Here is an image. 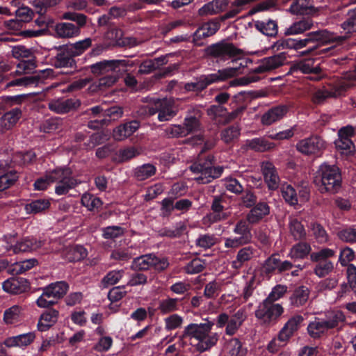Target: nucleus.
Returning a JSON list of instances; mask_svg holds the SVG:
<instances>
[{
	"label": "nucleus",
	"mask_w": 356,
	"mask_h": 356,
	"mask_svg": "<svg viewBox=\"0 0 356 356\" xmlns=\"http://www.w3.org/2000/svg\"><path fill=\"white\" fill-rule=\"evenodd\" d=\"M213 325L214 323L208 319H205L204 323H190L184 327L180 339H194L197 341L195 345L197 351H208L217 344L219 339L218 333L211 332Z\"/></svg>",
	"instance_id": "obj_1"
},
{
	"label": "nucleus",
	"mask_w": 356,
	"mask_h": 356,
	"mask_svg": "<svg viewBox=\"0 0 356 356\" xmlns=\"http://www.w3.org/2000/svg\"><path fill=\"white\" fill-rule=\"evenodd\" d=\"M250 61L245 58H238L232 60L230 65L226 68L218 70L216 73L208 75H202L194 83H188L194 89H204L210 84L225 81L242 72V69L246 67Z\"/></svg>",
	"instance_id": "obj_2"
},
{
	"label": "nucleus",
	"mask_w": 356,
	"mask_h": 356,
	"mask_svg": "<svg viewBox=\"0 0 356 356\" xmlns=\"http://www.w3.org/2000/svg\"><path fill=\"white\" fill-rule=\"evenodd\" d=\"M346 321V316L340 310L328 311L324 317H315L307 327V333L312 339H316L327 334L332 329L336 328Z\"/></svg>",
	"instance_id": "obj_3"
},
{
	"label": "nucleus",
	"mask_w": 356,
	"mask_h": 356,
	"mask_svg": "<svg viewBox=\"0 0 356 356\" xmlns=\"http://www.w3.org/2000/svg\"><path fill=\"white\" fill-rule=\"evenodd\" d=\"M215 144L214 140H207L200 152L198 161L190 166V169L192 172L200 173V176L195 178L200 184L209 183L212 179L219 177L222 172L223 168L222 167L213 166V159L211 156H207V159L202 161V153L213 148Z\"/></svg>",
	"instance_id": "obj_4"
},
{
	"label": "nucleus",
	"mask_w": 356,
	"mask_h": 356,
	"mask_svg": "<svg viewBox=\"0 0 356 356\" xmlns=\"http://www.w3.org/2000/svg\"><path fill=\"white\" fill-rule=\"evenodd\" d=\"M315 182L318 185L321 193H337L341 184L339 168L334 165L323 163L316 172Z\"/></svg>",
	"instance_id": "obj_5"
},
{
	"label": "nucleus",
	"mask_w": 356,
	"mask_h": 356,
	"mask_svg": "<svg viewBox=\"0 0 356 356\" xmlns=\"http://www.w3.org/2000/svg\"><path fill=\"white\" fill-rule=\"evenodd\" d=\"M63 19L75 22L77 26L70 22H60L55 26V32L58 38H72L81 33V28L87 23V17L82 13L69 10L63 14Z\"/></svg>",
	"instance_id": "obj_6"
},
{
	"label": "nucleus",
	"mask_w": 356,
	"mask_h": 356,
	"mask_svg": "<svg viewBox=\"0 0 356 356\" xmlns=\"http://www.w3.org/2000/svg\"><path fill=\"white\" fill-rule=\"evenodd\" d=\"M334 35L326 29L308 33L302 39L288 38L284 40L283 44L289 48L296 50L302 49L311 43H329L333 40Z\"/></svg>",
	"instance_id": "obj_7"
},
{
	"label": "nucleus",
	"mask_w": 356,
	"mask_h": 356,
	"mask_svg": "<svg viewBox=\"0 0 356 356\" xmlns=\"http://www.w3.org/2000/svg\"><path fill=\"white\" fill-rule=\"evenodd\" d=\"M47 173V179L51 184H57L55 193L58 195L66 194L78 184L76 179L72 177V172L69 168H56Z\"/></svg>",
	"instance_id": "obj_8"
},
{
	"label": "nucleus",
	"mask_w": 356,
	"mask_h": 356,
	"mask_svg": "<svg viewBox=\"0 0 356 356\" xmlns=\"http://www.w3.org/2000/svg\"><path fill=\"white\" fill-rule=\"evenodd\" d=\"M247 318L248 314L245 307L240 308L231 316L225 312H222L216 317V326L218 328L225 327V333L227 335L233 336L238 332Z\"/></svg>",
	"instance_id": "obj_9"
},
{
	"label": "nucleus",
	"mask_w": 356,
	"mask_h": 356,
	"mask_svg": "<svg viewBox=\"0 0 356 356\" xmlns=\"http://www.w3.org/2000/svg\"><path fill=\"white\" fill-rule=\"evenodd\" d=\"M284 311L282 305L264 299L257 307L254 314L261 325H270L277 322Z\"/></svg>",
	"instance_id": "obj_10"
},
{
	"label": "nucleus",
	"mask_w": 356,
	"mask_h": 356,
	"mask_svg": "<svg viewBox=\"0 0 356 356\" xmlns=\"http://www.w3.org/2000/svg\"><path fill=\"white\" fill-rule=\"evenodd\" d=\"M179 111L177 104L174 98L165 97L157 99L154 106L149 108L150 115L158 113V120L160 122L169 121L174 118Z\"/></svg>",
	"instance_id": "obj_11"
},
{
	"label": "nucleus",
	"mask_w": 356,
	"mask_h": 356,
	"mask_svg": "<svg viewBox=\"0 0 356 356\" xmlns=\"http://www.w3.org/2000/svg\"><path fill=\"white\" fill-rule=\"evenodd\" d=\"M169 266L168 260L165 258H159L154 254H148L135 258L131 268L134 270H146L154 268L156 270H163Z\"/></svg>",
	"instance_id": "obj_12"
},
{
	"label": "nucleus",
	"mask_w": 356,
	"mask_h": 356,
	"mask_svg": "<svg viewBox=\"0 0 356 356\" xmlns=\"http://www.w3.org/2000/svg\"><path fill=\"white\" fill-rule=\"evenodd\" d=\"M325 148V141L318 136L300 140L296 144L297 150L306 155H320Z\"/></svg>",
	"instance_id": "obj_13"
},
{
	"label": "nucleus",
	"mask_w": 356,
	"mask_h": 356,
	"mask_svg": "<svg viewBox=\"0 0 356 356\" xmlns=\"http://www.w3.org/2000/svg\"><path fill=\"white\" fill-rule=\"evenodd\" d=\"M54 76V71L51 68H47L39 71L36 74L31 76H24L10 81L6 83V87H29L35 88L39 86V83L42 79Z\"/></svg>",
	"instance_id": "obj_14"
},
{
	"label": "nucleus",
	"mask_w": 356,
	"mask_h": 356,
	"mask_svg": "<svg viewBox=\"0 0 356 356\" xmlns=\"http://www.w3.org/2000/svg\"><path fill=\"white\" fill-rule=\"evenodd\" d=\"M239 50L229 42H219L207 47V53L218 60H226L230 57L237 55Z\"/></svg>",
	"instance_id": "obj_15"
},
{
	"label": "nucleus",
	"mask_w": 356,
	"mask_h": 356,
	"mask_svg": "<svg viewBox=\"0 0 356 356\" xmlns=\"http://www.w3.org/2000/svg\"><path fill=\"white\" fill-rule=\"evenodd\" d=\"M354 134V129L351 126L342 127L338 132V139L335 141L336 148L341 154L350 153L354 149V145L350 137Z\"/></svg>",
	"instance_id": "obj_16"
},
{
	"label": "nucleus",
	"mask_w": 356,
	"mask_h": 356,
	"mask_svg": "<svg viewBox=\"0 0 356 356\" xmlns=\"http://www.w3.org/2000/svg\"><path fill=\"white\" fill-rule=\"evenodd\" d=\"M341 28L343 29L342 35H338L331 32L334 35V38L330 40V42H341L350 37L353 33L356 32V13L353 9L348 12L347 18L341 23Z\"/></svg>",
	"instance_id": "obj_17"
},
{
	"label": "nucleus",
	"mask_w": 356,
	"mask_h": 356,
	"mask_svg": "<svg viewBox=\"0 0 356 356\" xmlns=\"http://www.w3.org/2000/svg\"><path fill=\"white\" fill-rule=\"evenodd\" d=\"M218 22H209L200 26L193 34V42L197 46L204 44V39L213 35L219 29Z\"/></svg>",
	"instance_id": "obj_18"
},
{
	"label": "nucleus",
	"mask_w": 356,
	"mask_h": 356,
	"mask_svg": "<svg viewBox=\"0 0 356 356\" xmlns=\"http://www.w3.org/2000/svg\"><path fill=\"white\" fill-rule=\"evenodd\" d=\"M3 289L11 294H20L29 290L30 285L23 277H10L2 284Z\"/></svg>",
	"instance_id": "obj_19"
},
{
	"label": "nucleus",
	"mask_w": 356,
	"mask_h": 356,
	"mask_svg": "<svg viewBox=\"0 0 356 356\" xmlns=\"http://www.w3.org/2000/svg\"><path fill=\"white\" fill-rule=\"evenodd\" d=\"M261 171L268 188L270 190L278 188L280 179L275 165L269 161L263 162Z\"/></svg>",
	"instance_id": "obj_20"
},
{
	"label": "nucleus",
	"mask_w": 356,
	"mask_h": 356,
	"mask_svg": "<svg viewBox=\"0 0 356 356\" xmlns=\"http://www.w3.org/2000/svg\"><path fill=\"white\" fill-rule=\"evenodd\" d=\"M303 320V317L300 315H296L289 318L280 331L278 340L282 342L287 341L298 330Z\"/></svg>",
	"instance_id": "obj_21"
},
{
	"label": "nucleus",
	"mask_w": 356,
	"mask_h": 356,
	"mask_svg": "<svg viewBox=\"0 0 356 356\" xmlns=\"http://www.w3.org/2000/svg\"><path fill=\"white\" fill-rule=\"evenodd\" d=\"M288 112V107L284 105H279L271 108L264 113L261 118L263 125L269 126L282 119Z\"/></svg>",
	"instance_id": "obj_22"
},
{
	"label": "nucleus",
	"mask_w": 356,
	"mask_h": 356,
	"mask_svg": "<svg viewBox=\"0 0 356 356\" xmlns=\"http://www.w3.org/2000/svg\"><path fill=\"white\" fill-rule=\"evenodd\" d=\"M286 61V54L284 53H280L263 58L256 70L259 72L272 70L284 65Z\"/></svg>",
	"instance_id": "obj_23"
},
{
	"label": "nucleus",
	"mask_w": 356,
	"mask_h": 356,
	"mask_svg": "<svg viewBox=\"0 0 356 356\" xmlns=\"http://www.w3.org/2000/svg\"><path fill=\"white\" fill-rule=\"evenodd\" d=\"M140 127L137 120H133L122 124L113 129V137L115 140L122 141L131 136Z\"/></svg>",
	"instance_id": "obj_24"
},
{
	"label": "nucleus",
	"mask_w": 356,
	"mask_h": 356,
	"mask_svg": "<svg viewBox=\"0 0 356 356\" xmlns=\"http://www.w3.org/2000/svg\"><path fill=\"white\" fill-rule=\"evenodd\" d=\"M127 66L125 60H104L91 65V70L95 74H102L115 71L117 68Z\"/></svg>",
	"instance_id": "obj_25"
},
{
	"label": "nucleus",
	"mask_w": 356,
	"mask_h": 356,
	"mask_svg": "<svg viewBox=\"0 0 356 356\" xmlns=\"http://www.w3.org/2000/svg\"><path fill=\"white\" fill-rule=\"evenodd\" d=\"M9 165L7 161L0 162V192L12 186L17 180L18 175L15 171H10L6 172Z\"/></svg>",
	"instance_id": "obj_26"
},
{
	"label": "nucleus",
	"mask_w": 356,
	"mask_h": 356,
	"mask_svg": "<svg viewBox=\"0 0 356 356\" xmlns=\"http://www.w3.org/2000/svg\"><path fill=\"white\" fill-rule=\"evenodd\" d=\"M80 106V101L74 99L54 100L49 103V108L57 113H66Z\"/></svg>",
	"instance_id": "obj_27"
},
{
	"label": "nucleus",
	"mask_w": 356,
	"mask_h": 356,
	"mask_svg": "<svg viewBox=\"0 0 356 356\" xmlns=\"http://www.w3.org/2000/svg\"><path fill=\"white\" fill-rule=\"evenodd\" d=\"M254 255V249L251 246H247L240 249L231 263V266L236 270H240L245 263L250 261Z\"/></svg>",
	"instance_id": "obj_28"
},
{
	"label": "nucleus",
	"mask_w": 356,
	"mask_h": 356,
	"mask_svg": "<svg viewBox=\"0 0 356 356\" xmlns=\"http://www.w3.org/2000/svg\"><path fill=\"white\" fill-rule=\"evenodd\" d=\"M223 349L226 356H245L247 353V349L243 347L242 342L236 337L225 340Z\"/></svg>",
	"instance_id": "obj_29"
},
{
	"label": "nucleus",
	"mask_w": 356,
	"mask_h": 356,
	"mask_svg": "<svg viewBox=\"0 0 356 356\" xmlns=\"http://www.w3.org/2000/svg\"><path fill=\"white\" fill-rule=\"evenodd\" d=\"M21 116L22 111L17 108L6 113L1 118L0 130L3 132L12 129L17 124Z\"/></svg>",
	"instance_id": "obj_30"
},
{
	"label": "nucleus",
	"mask_w": 356,
	"mask_h": 356,
	"mask_svg": "<svg viewBox=\"0 0 356 356\" xmlns=\"http://www.w3.org/2000/svg\"><path fill=\"white\" fill-rule=\"evenodd\" d=\"M58 312L56 309H49L42 313L38 323V329L40 332L48 330L58 321Z\"/></svg>",
	"instance_id": "obj_31"
},
{
	"label": "nucleus",
	"mask_w": 356,
	"mask_h": 356,
	"mask_svg": "<svg viewBox=\"0 0 356 356\" xmlns=\"http://www.w3.org/2000/svg\"><path fill=\"white\" fill-rule=\"evenodd\" d=\"M314 22L309 17L293 22L284 31L286 35H298L312 28Z\"/></svg>",
	"instance_id": "obj_32"
},
{
	"label": "nucleus",
	"mask_w": 356,
	"mask_h": 356,
	"mask_svg": "<svg viewBox=\"0 0 356 356\" xmlns=\"http://www.w3.org/2000/svg\"><path fill=\"white\" fill-rule=\"evenodd\" d=\"M43 245L42 241H38L33 238H26L21 241L17 242L14 246L11 247L10 249L15 253L20 252H29L34 251Z\"/></svg>",
	"instance_id": "obj_33"
},
{
	"label": "nucleus",
	"mask_w": 356,
	"mask_h": 356,
	"mask_svg": "<svg viewBox=\"0 0 356 356\" xmlns=\"http://www.w3.org/2000/svg\"><path fill=\"white\" fill-rule=\"evenodd\" d=\"M269 213L270 208L267 203L259 202L247 215V220L251 224L257 223Z\"/></svg>",
	"instance_id": "obj_34"
},
{
	"label": "nucleus",
	"mask_w": 356,
	"mask_h": 356,
	"mask_svg": "<svg viewBox=\"0 0 356 356\" xmlns=\"http://www.w3.org/2000/svg\"><path fill=\"white\" fill-rule=\"evenodd\" d=\"M35 335L33 332H29L15 337H8L4 341L7 347H22L31 344L35 339Z\"/></svg>",
	"instance_id": "obj_35"
},
{
	"label": "nucleus",
	"mask_w": 356,
	"mask_h": 356,
	"mask_svg": "<svg viewBox=\"0 0 356 356\" xmlns=\"http://www.w3.org/2000/svg\"><path fill=\"white\" fill-rule=\"evenodd\" d=\"M86 249L82 245H72L66 248L63 251L64 257L69 261H78L87 257Z\"/></svg>",
	"instance_id": "obj_36"
},
{
	"label": "nucleus",
	"mask_w": 356,
	"mask_h": 356,
	"mask_svg": "<svg viewBox=\"0 0 356 356\" xmlns=\"http://www.w3.org/2000/svg\"><path fill=\"white\" fill-rule=\"evenodd\" d=\"M312 250L311 245L306 242H300L293 245L289 252L288 257L292 259H303L306 258Z\"/></svg>",
	"instance_id": "obj_37"
},
{
	"label": "nucleus",
	"mask_w": 356,
	"mask_h": 356,
	"mask_svg": "<svg viewBox=\"0 0 356 356\" xmlns=\"http://www.w3.org/2000/svg\"><path fill=\"white\" fill-rule=\"evenodd\" d=\"M225 7V0H213L201 7L198 10V14L200 16L215 15L222 11Z\"/></svg>",
	"instance_id": "obj_38"
},
{
	"label": "nucleus",
	"mask_w": 356,
	"mask_h": 356,
	"mask_svg": "<svg viewBox=\"0 0 356 356\" xmlns=\"http://www.w3.org/2000/svg\"><path fill=\"white\" fill-rule=\"evenodd\" d=\"M69 286L64 281L56 282L44 287L45 291L49 293L53 299H60L67 293Z\"/></svg>",
	"instance_id": "obj_39"
},
{
	"label": "nucleus",
	"mask_w": 356,
	"mask_h": 356,
	"mask_svg": "<svg viewBox=\"0 0 356 356\" xmlns=\"http://www.w3.org/2000/svg\"><path fill=\"white\" fill-rule=\"evenodd\" d=\"M50 205L51 203L48 199H38L26 204L24 209L29 214H37L49 209Z\"/></svg>",
	"instance_id": "obj_40"
},
{
	"label": "nucleus",
	"mask_w": 356,
	"mask_h": 356,
	"mask_svg": "<svg viewBox=\"0 0 356 356\" xmlns=\"http://www.w3.org/2000/svg\"><path fill=\"white\" fill-rule=\"evenodd\" d=\"M23 313L22 307L15 305L3 312V321L6 325H11L19 321Z\"/></svg>",
	"instance_id": "obj_41"
},
{
	"label": "nucleus",
	"mask_w": 356,
	"mask_h": 356,
	"mask_svg": "<svg viewBox=\"0 0 356 356\" xmlns=\"http://www.w3.org/2000/svg\"><path fill=\"white\" fill-rule=\"evenodd\" d=\"M38 264V262L35 259H30L16 262L9 267L8 272L12 275L22 274L37 266Z\"/></svg>",
	"instance_id": "obj_42"
},
{
	"label": "nucleus",
	"mask_w": 356,
	"mask_h": 356,
	"mask_svg": "<svg viewBox=\"0 0 356 356\" xmlns=\"http://www.w3.org/2000/svg\"><path fill=\"white\" fill-rule=\"evenodd\" d=\"M246 146L257 152H266L275 147V144L264 138H256L248 140L245 142Z\"/></svg>",
	"instance_id": "obj_43"
},
{
	"label": "nucleus",
	"mask_w": 356,
	"mask_h": 356,
	"mask_svg": "<svg viewBox=\"0 0 356 356\" xmlns=\"http://www.w3.org/2000/svg\"><path fill=\"white\" fill-rule=\"evenodd\" d=\"M254 26L257 31L267 36H275L277 33V25L273 20L256 21Z\"/></svg>",
	"instance_id": "obj_44"
},
{
	"label": "nucleus",
	"mask_w": 356,
	"mask_h": 356,
	"mask_svg": "<svg viewBox=\"0 0 356 356\" xmlns=\"http://www.w3.org/2000/svg\"><path fill=\"white\" fill-rule=\"evenodd\" d=\"M92 44V40L90 38L70 43L67 45V50L72 56H79L83 54Z\"/></svg>",
	"instance_id": "obj_45"
},
{
	"label": "nucleus",
	"mask_w": 356,
	"mask_h": 356,
	"mask_svg": "<svg viewBox=\"0 0 356 356\" xmlns=\"http://www.w3.org/2000/svg\"><path fill=\"white\" fill-rule=\"evenodd\" d=\"M309 290L307 287L302 286L296 289L290 298L291 303L296 306L300 307L306 303L309 298Z\"/></svg>",
	"instance_id": "obj_46"
},
{
	"label": "nucleus",
	"mask_w": 356,
	"mask_h": 356,
	"mask_svg": "<svg viewBox=\"0 0 356 356\" xmlns=\"http://www.w3.org/2000/svg\"><path fill=\"white\" fill-rule=\"evenodd\" d=\"M233 232L236 234L239 235L238 237L246 243H249L252 241V235L250 229L247 222L244 220H241L236 223Z\"/></svg>",
	"instance_id": "obj_47"
},
{
	"label": "nucleus",
	"mask_w": 356,
	"mask_h": 356,
	"mask_svg": "<svg viewBox=\"0 0 356 356\" xmlns=\"http://www.w3.org/2000/svg\"><path fill=\"white\" fill-rule=\"evenodd\" d=\"M178 302L177 298L163 299L159 302L158 310L163 315L173 313L179 309Z\"/></svg>",
	"instance_id": "obj_48"
},
{
	"label": "nucleus",
	"mask_w": 356,
	"mask_h": 356,
	"mask_svg": "<svg viewBox=\"0 0 356 356\" xmlns=\"http://www.w3.org/2000/svg\"><path fill=\"white\" fill-rule=\"evenodd\" d=\"M223 208V206L221 204V199L216 197L211 205L213 213L207 216L209 220L212 222L225 220L227 216L225 213H221Z\"/></svg>",
	"instance_id": "obj_49"
},
{
	"label": "nucleus",
	"mask_w": 356,
	"mask_h": 356,
	"mask_svg": "<svg viewBox=\"0 0 356 356\" xmlns=\"http://www.w3.org/2000/svg\"><path fill=\"white\" fill-rule=\"evenodd\" d=\"M156 171V168L154 165L147 163L136 168L134 175L138 180L143 181L154 175Z\"/></svg>",
	"instance_id": "obj_50"
},
{
	"label": "nucleus",
	"mask_w": 356,
	"mask_h": 356,
	"mask_svg": "<svg viewBox=\"0 0 356 356\" xmlns=\"http://www.w3.org/2000/svg\"><path fill=\"white\" fill-rule=\"evenodd\" d=\"M312 234L319 243H325L328 241L329 236L323 227L317 222H312L309 227Z\"/></svg>",
	"instance_id": "obj_51"
},
{
	"label": "nucleus",
	"mask_w": 356,
	"mask_h": 356,
	"mask_svg": "<svg viewBox=\"0 0 356 356\" xmlns=\"http://www.w3.org/2000/svg\"><path fill=\"white\" fill-rule=\"evenodd\" d=\"M36 67V62L33 57L28 60H22L17 65L15 73L17 74H31Z\"/></svg>",
	"instance_id": "obj_52"
},
{
	"label": "nucleus",
	"mask_w": 356,
	"mask_h": 356,
	"mask_svg": "<svg viewBox=\"0 0 356 356\" xmlns=\"http://www.w3.org/2000/svg\"><path fill=\"white\" fill-rule=\"evenodd\" d=\"M165 330L171 331L181 328L184 323V318L177 314H172L164 318Z\"/></svg>",
	"instance_id": "obj_53"
},
{
	"label": "nucleus",
	"mask_w": 356,
	"mask_h": 356,
	"mask_svg": "<svg viewBox=\"0 0 356 356\" xmlns=\"http://www.w3.org/2000/svg\"><path fill=\"white\" fill-rule=\"evenodd\" d=\"M241 129L238 125L230 126L221 131V139L227 144L232 143L240 136Z\"/></svg>",
	"instance_id": "obj_54"
},
{
	"label": "nucleus",
	"mask_w": 356,
	"mask_h": 356,
	"mask_svg": "<svg viewBox=\"0 0 356 356\" xmlns=\"http://www.w3.org/2000/svg\"><path fill=\"white\" fill-rule=\"evenodd\" d=\"M289 229L291 234L296 240L304 238L306 236V232L303 225L296 218H290Z\"/></svg>",
	"instance_id": "obj_55"
},
{
	"label": "nucleus",
	"mask_w": 356,
	"mask_h": 356,
	"mask_svg": "<svg viewBox=\"0 0 356 356\" xmlns=\"http://www.w3.org/2000/svg\"><path fill=\"white\" fill-rule=\"evenodd\" d=\"M335 255V251L330 248H322L317 252H314L310 254V260L312 262H323L328 261L329 258L333 257Z\"/></svg>",
	"instance_id": "obj_56"
},
{
	"label": "nucleus",
	"mask_w": 356,
	"mask_h": 356,
	"mask_svg": "<svg viewBox=\"0 0 356 356\" xmlns=\"http://www.w3.org/2000/svg\"><path fill=\"white\" fill-rule=\"evenodd\" d=\"M81 204L89 211H92L95 209L99 208L102 204V202L99 197H97L92 194L85 193L81 197Z\"/></svg>",
	"instance_id": "obj_57"
},
{
	"label": "nucleus",
	"mask_w": 356,
	"mask_h": 356,
	"mask_svg": "<svg viewBox=\"0 0 356 356\" xmlns=\"http://www.w3.org/2000/svg\"><path fill=\"white\" fill-rule=\"evenodd\" d=\"M340 95V90H316L312 95V101L315 104H321L327 98Z\"/></svg>",
	"instance_id": "obj_58"
},
{
	"label": "nucleus",
	"mask_w": 356,
	"mask_h": 356,
	"mask_svg": "<svg viewBox=\"0 0 356 356\" xmlns=\"http://www.w3.org/2000/svg\"><path fill=\"white\" fill-rule=\"evenodd\" d=\"M222 282L213 280L205 285L204 296L207 298H216L221 291Z\"/></svg>",
	"instance_id": "obj_59"
},
{
	"label": "nucleus",
	"mask_w": 356,
	"mask_h": 356,
	"mask_svg": "<svg viewBox=\"0 0 356 356\" xmlns=\"http://www.w3.org/2000/svg\"><path fill=\"white\" fill-rule=\"evenodd\" d=\"M124 270H111L108 272L102 279V284L106 288L108 286L117 284L122 277Z\"/></svg>",
	"instance_id": "obj_60"
},
{
	"label": "nucleus",
	"mask_w": 356,
	"mask_h": 356,
	"mask_svg": "<svg viewBox=\"0 0 356 356\" xmlns=\"http://www.w3.org/2000/svg\"><path fill=\"white\" fill-rule=\"evenodd\" d=\"M338 237L347 243H356V227L350 226L342 229L337 233Z\"/></svg>",
	"instance_id": "obj_61"
},
{
	"label": "nucleus",
	"mask_w": 356,
	"mask_h": 356,
	"mask_svg": "<svg viewBox=\"0 0 356 356\" xmlns=\"http://www.w3.org/2000/svg\"><path fill=\"white\" fill-rule=\"evenodd\" d=\"M281 192L283 198L290 205L298 204V196L296 190L291 185H284Z\"/></svg>",
	"instance_id": "obj_62"
},
{
	"label": "nucleus",
	"mask_w": 356,
	"mask_h": 356,
	"mask_svg": "<svg viewBox=\"0 0 356 356\" xmlns=\"http://www.w3.org/2000/svg\"><path fill=\"white\" fill-rule=\"evenodd\" d=\"M312 0H295L291 5L289 11L294 15H302L309 8Z\"/></svg>",
	"instance_id": "obj_63"
},
{
	"label": "nucleus",
	"mask_w": 356,
	"mask_h": 356,
	"mask_svg": "<svg viewBox=\"0 0 356 356\" xmlns=\"http://www.w3.org/2000/svg\"><path fill=\"white\" fill-rule=\"evenodd\" d=\"M334 269V264L330 261L318 262L315 266L314 272L318 277H324L330 274Z\"/></svg>",
	"instance_id": "obj_64"
}]
</instances>
